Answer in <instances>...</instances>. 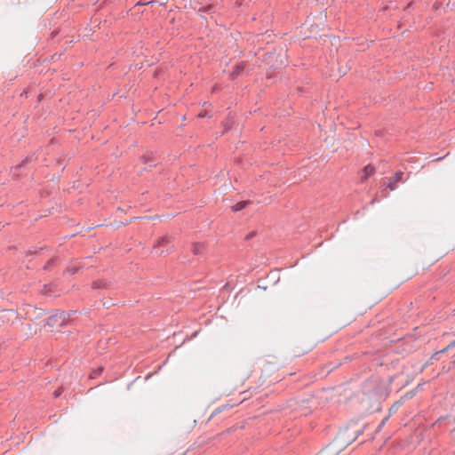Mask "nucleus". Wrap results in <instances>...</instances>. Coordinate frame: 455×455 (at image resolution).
Returning <instances> with one entry per match:
<instances>
[{
    "label": "nucleus",
    "mask_w": 455,
    "mask_h": 455,
    "mask_svg": "<svg viewBox=\"0 0 455 455\" xmlns=\"http://www.w3.org/2000/svg\"><path fill=\"white\" fill-rule=\"evenodd\" d=\"M173 244L172 243V239L168 235L162 236L158 238L156 243L154 245V251L156 253L163 254L164 251L166 253H172L173 251Z\"/></svg>",
    "instance_id": "obj_1"
},
{
    "label": "nucleus",
    "mask_w": 455,
    "mask_h": 455,
    "mask_svg": "<svg viewBox=\"0 0 455 455\" xmlns=\"http://www.w3.org/2000/svg\"><path fill=\"white\" fill-rule=\"evenodd\" d=\"M140 161L145 164H148V166L152 168L158 164L159 158L156 153L148 151L140 156Z\"/></svg>",
    "instance_id": "obj_2"
},
{
    "label": "nucleus",
    "mask_w": 455,
    "mask_h": 455,
    "mask_svg": "<svg viewBox=\"0 0 455 455\" xmlns=\"http://www.w3.org/2000/svg\"><path fill=\"white\" fill-rule=\"evenodd\" d=\"M61 316H58L57 314L52 311V314L46 319V322L44 323V327H52V328H59L63 327L64 325V320H60Z\"/></svg>",
    "instance_id": "obj_3"
},
{
    "label": "nucleus",
    "mask_w": 455,
    "mask_h": 455,
    "mask_svg": "<svg viewBox=\"0 0 455 455\" xmlns=\"http://www.w3.org/2000/svg\"><path fill=\"white\" fill-rule=\"evenodd\" d=\"M38 159V156L36 153H31L29 154L28 156H27L22 161L21 163H20L19 164L15 165L13 167V170L15 172H20L21 171L22 169L26 168L27 165L28 164H31V163H34L36 162V160Z\"/></svg>",
    "instance_id": "obj_4"
},
{
    "label": "nucleus",
    "mask_w": 455,
    "mask_h": 455,
    "mask_svg": "<svg viewBox=\"0 0 455 455\" xmlns=\"http://www.w3.org/2000/svg\"><path fill=\"white\" fill-rule=\"evenodd\" d=\"M22 310L24 311L27 319L34 321V315L38 311V307L30 304H25L22 306Z\"/></svg>",
    "instance_id": "obj_5"
},
{
    "label": "nucleus",
    "mask_w": 455,
    "mask_h": 455,
    "mask_svg": "<svg viewBox=\"0 0 455 455\" xmlns=\"http://www.w3.org/2000/svg\"><path fill=\"white\" fill-rule=\"evenodd\" d=\"M404 173L401 171L396 172L393 178L389 180L387 187L390 190H395L396 188V183L403 180Z\"/></svg>",
    "instance_id": "obj_6"
},
{
    "label": "nucleus",
    "mask_w": 455,
    "mask_h": 455,
    "mask_svg": "<svg viewBox=\"0 0 455 455\" xmlns=\"http://www.w3.org/2000/svg\"><path fill=\"white\" fill-rule=\"evenodd\" d=\"M192 252L194 255H204L205 251V245L203 243H192Z\"/></svg>",
    "instance_id": "obj_7"
},
{
    "label": "nucleus",
    "mask_w": 455,
    "mask_h": 455,
    "mask_svg": "<svg viewBox=\"0 0 455 455\" xmlns=\"http://www.w3.org/2000/svg\"><path fill=\"white\" fill-rule=\"evenodd\" d=\"M244 67L245 66L243 62L235 65L230 74V78L232 80L236 79L240 76L241 72L244 69Z\"/></svg>",
    "instance_id": "obj_8"
},
{
    "label": "nucleus",
    "mask_w": 455,
    "mask_h": 455,
    "mask_svg": "<svg viewBox=\"0 0 455 455\" xmlns=\"http://www.w3.org/2000/svg\"><path fill=\"white\" fill-rule=\"evenodd\" d=\"M422 387H423V384H418L415 388L406 392L404 394V395H403V399L409 400V399L413 398L417 395V393L422 389Z\"/></svg>",
    "instance_id": "obj_9"
},
{
    "label": "nucleus",
    "mask_w": 455,
    "mask_h": 455,
    "mask_svg": "<svg viewBox=\"0 0 455 455\" xmlns=\"http://www.w3.org/2000/svg\"><path fill=\"white\" fill-rule=\"evenodd\" d=\"M363 172L364 175L362 177V181H364L365 180H367L369 177L375 173V167L371 164H367L366 166L363 167Z\"/></svg>",
    "instance_id": "obj_10"
},
{
    "label": "nucleus",
    "mask_w": 455,
    "mask_h": 455,
    "mask_svg": "<svg viewBox=\"0 0 455 455\" xmlns=\"http://www.w3.org/2000/svg\"><path fill=\"white\" fill-rule=\"evenodd\" d=\"M251 202L250 200H243L238 203H236L235 205L232 206L233 212H240L243 209H245L249 204H251Z\"/></svg>",
    "instance_id": "obj_11"
},
{
    "label": "nucleus",
    "mask_w": 455,
    "mask_h": 455,
    "mask_svg": "<svg viewBox=\"0 0 455 455\" xmlns=\"http://www.w3.org/2000/svg\"><path fill=\"white\" fill-rule=\"evenodd\" d=\"M108 287V282L104 280H96L93 281L92 283V289L98 290V289H107Z\"/></svg>",
    "instance_id": "obj_12"
},
{
    "label": "nucleus",
    "mask_w": 455,
    "mask_h": 455,
    "mask_svg": "<svg viewBox=\"0 0 455 455\" xmlns=\"http://www.w3.org/2000/svg\"><path fill=\"white\" fill-rule=\"evenodd\" d=\"M404 399H403V396L396 401L390 408H389V415L395 413L400 406H402L404 403Z\"/></svg>",
    "instance_id": "obj_13"
},
{
    "label": "nucleus",
    "mask_w": 455,
    "mask_h": 455,
    "mask_svg": "<svg viewBox=\"0 0 455 455\" xmlns=\"http://www.w3.org/2000/svg\"><path fill=\"white\" fill-rule=\"evenodd\" d=\"M104 371V368L102 366H99L97 367L96 369H94L91 374H90V378L91 379H96L97 377H99Z\"/></svg>",
    "instance_id": "obj_14"
},
{
    "label": "nucleus",
    "mask_w": 455,
    "mask_h": 455,
    "mask_svg": "<svg viewBox=\"0 0 455 455\" xmlns=\"http://www.w3.org/2000/svg\"><path fill=\"white\" fill-rule=\"evenodd\" d=\"M54 312L57 314L58 316H61L60 320H64V325H66L68 317V312L67 311H61V310H54Z\"/></svg>",
    "instance_id": "obj_15"
},
{
    "label": "nucleus",
    "mask_w": 455,
    "mask_h": 455,
    "mask_svg": "<svg viewBox=\"0 0 455 455\" xmlns=\"http://www.w3.org/2000/svg\"><path fill=\"white\" fill-rule=\"evenodd\" d=\"M55 264V259H50L45 265L44 266L43 269L47 271L51 268L52 266Z\"/></svg>",
    "instance_id": "obj_16"
},
{
    "label": "nucleus",
    "mask_w": 455,
    "mask_h": 455,
    "mask_svg": "<svg viewBox=\"0 0 455 455\" xmlns=\"http://www.w3.org/2000/svg\"><path fill=\"white\" fill-rule=\"evenodd\" d=\"M46 314V311L42 308H38V311L35 314L34 318L35 320L41 318Z\"/></svg>",
    "instance_id": "obj_17"
},
{
    "label": "nucleus",
    "mask_w": 455,
    "mask_h": 455,
    "mask_svg": "<svg viewBox=\"0 0 455 455\" xmlns=\"http://www.w3.org/2000/svg\"><path fill=\"white\" fill-rule=\"evenodd\" d=\"M389 417L390 415L387 416L386 418H384L381 422L379 424L378 427H377V431H380L384 426L386 425V423L387 422V420L389 419Z\"/></svg>",
    "instance_id": "obj_18"
},
{
    "label": "nucleus",
    "mask_w": 455,
    "mask_h": 455,
    "mask_svg": "<svg viewBox=\"0 0 455 455\" xmlns=\"http://www.w3.org/2000/svg\"><path fill=\"white\" fill-rule=\"evenodd\" d=\"M454 345H455V340L453 342H451L450 345H448L445 348H443L441 351L437 352L436 354H443L445 351H447L448 349H450L451 347H452Z\"/></svg>",
    "instance_id": "obj_19"
},
{
    "label": "nucleus",
    "mask_w": 455,
    "mask_h": 455,
    "mask_svg": "<svg viewBox=\"0 0 455 455\" xmlns=\"http://www.w3.org/2000/svg\"><path fill=\"white\" fill-rule=\"evenodd\" d=\"M259 36L262 37V40L264 39L265 36H267V43H269L270 42V38L272 37V35L268 34V31H267L265 34H261V35H259Z\"/></svg>",
    "instance_id": "obj_20"
},
{
    "label": "nucleus",
    "mask_w": 455,
    "mask_h": 455,
    "mask_svg": "<svg viewBox=\"0 0 455 455\" xmlns=\"http://www.w3.org/2000/svg\"><path fill=\"white\" fill-rule=\"evenodd\" d=\"M56 164L59 166H62L61 171H63L65 169L64 159H61V158L58 159Z\"/></svg>",
    "instance_id": "obj_21"
},
{
    "label": "nucleus",
    "mask_w": 455,
    "mask_h": 455,
    "mask_svg": "<svg viewBox=\"0 0 455 455\" xmlns=\"http://www.w3.org/2000/svg\"><path fill=\"white\" fill-rule=\"evenodd\" d=\"M447 7H451V9L455 7V0H449L447 4Z\"/></svg>",
    "instance_id": "obj_22"
},
{
    "label": "nucleus",
    "mask_w": 455,
    "mask_h": 455,
    "mask_svg": "<svg viewBox=\"0 0 455 455\" xmlns=\"http://www.w3.org/2000/svg\"><path fill=\"white\" fill-rule=\"evenodd\" d=\"M68 271L72 274V275H75L77 273L78 271V268L76 267H73L71 268L68 269Z\"/></svg>",
    "instance_id": "obj_23"
},
{
    "label": "nucleus",
    "mask_w": 455,
    "mask_h": 455,
    "mask_svg": "<svg viewBox=\"0 0 455 455\" xmlns=\"http://www.w3.org/2000/svg\"><path fill=\"white\" fill-rule=\"evenodd\" d=\"M254 235H255V232H251V233H249L248 235H246L245 239H246V240H250V239H251L252 237H254Z\"/></svg>",
    "instance_id": "obj_24"
},
{
    "label": "nucleus",
    "mask_w": 455,
    "mask_h": 455,
    "mask_svg": "<svg viewBox=\"0 0 455 455\" xmlns=\"http://www.w3.org/2000/svg\"><path fill=\"white\" fill-rule=\"evenodd\" d=\"M169 0H157L159 5L164 6L167 4Z\"/></svg>",
    "instance_id": "obj_25"
},
{
    "label": "nucleus",
    "mask_w": 455,
    "mask_h": 455,
    "mask_svg": "<svg viewBox=\"0 0 455 455\" xmlns=\"http://www.w3.org/2000/svg\"><path fill=\"white\" fill-rule=\"evenodd\" d=\"M36 250H37L36 248H34L33 250H28L27 251V255H33V254H35L36 252Z\"/></svg>",
    "instance_id": "obj_26"
},
{
    "label": "nucleus",
    "mask_w": 455,
    "mask_h": 455,
    "mask_svg": "<svg viewBox=\"0 0 455 455\" xmlns=\"http://www.w3.org/2000/svg\"><path fill=\"white\" fill-rule=\"evenodd\" d=\"M154 3H155L154 1H150L148 3L139 2L136 4V5H145V4H154Z\"/></svg>",
    "instance_id": "obj_27"
},
{
    "label": "nucleus",
    "mask_w": 455,
    "mask_h": 455,
    "mask_svg": "<svg viewBox=\"0 0 455 455\" xmlns=\"http://www.w3.org/2000/svg\"><path fill=\"white\" fill-rule=\"evenodd\" d=\"M68 312V317L69 318L73 314L76 313V311H67Z\"/></svg>",
    "instance_id": "obj_28"
},
{
    "label": "nucleus",
    "mask_w": 455,
    "mask_h": 455,
    "mask_svg": "<svg viewBox=\"0 0 455 455\" xmlns=\"http://www.w3.org/2000/svg\"><path fill=\"white\" fill-rule=\"evenodd\" d=\"M362 432H363V430H358L356 433V435L352 439V441H354L359 435H361Z\"/></svg>",
    "instance_id": "obj_29"
},
{
    "label": "nucleus",
    "mask_w": 455,
    "mask_h": 455,
    "mask_svg": "<svg viewBox=\"0 0 455 455\" xmlns=\"http://www.w3.org/2000/svg\"><path fill=\"white\" fill-rule=\"evenodd\" d=\"M60 395V392L59 390H56V391L54 392V396H55V397H59Z\"/></svg>",
    "instance_id": "obj_30"
},
{
    "label": "nucleus",
    "mask_w": 455,
    "mask_h": 455,
    "mask_svg": "<svg viewBox=\"0 0 455 455\" xmlns=\"http://www.w3.org/2000/svg\"><path fill=\"white\" fill-rule=\"evenodd\" d=\"M376 202H377V199L374 198V199L371 200V204H374Z\"/></svg>",
    "instance_id": "obj_31"
}]
</instances>
